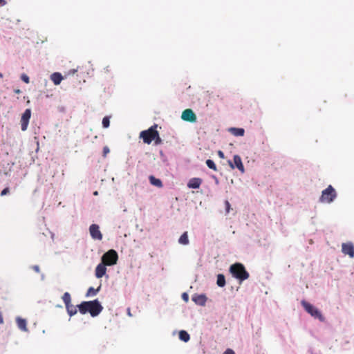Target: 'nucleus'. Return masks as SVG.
I'll return each instance as SVG.
<instances>
[{"label": "nucleus", "instance_id": "obj_25", "mask_svg": "<svg viewBox=\"0 0 354 354\" xmlns=\"http://www.w3.org/2000/svg\"><path fill=\"white\" fill-rule=\"evenodd\" d=\"M206 165L209 168L214 171L217 170V167L216 166V164L212 160L208 159L206 160Z\"/></svg>", "mask_w": 354, "mask_h": 354}, {"label": "nucleus", "instance_id": "obj_26", "mask_svg": "<svg viewBox=\"0 0 354 354\" xmlns=\"http://www.w3.org/2000/svg\"><path fill=\"white\" fill-rule=\"evenodd\" d=\"M153 140H154L155 145H156L162 143V139L160 138L158 131H156V133L155 134V138L153 139Z\"/></svg>", "mask_w": 354, "mask_h": 354}, {"label": "nucleus", "instance_id": "obj_16", "mask_svg": "<svg viewBox=\"0 0 354 354\" xmlns=\"http://www.w3.org/2000/svg\"><path fill=\"white\" fill-rule=\"evenodd\" d=\"M17 326L18 327L24 330V331H27L28 330V328H27V326H26V319H22V318H17Z\"/></svg>", "mask_w": 354, "mask_h": 354}, {"label": "nucleus", "instance_id": "obj_5", "mask_svg": "<svg viewBox=\"0 0 354 354\" xmlns=\"http://www.w3.org/2000/svg\"><path fill=\"white\" fill-rule=\"evenodd\" d=\"M336 196L337 194L335 189L332 187V185H328L326 189L322 191L319 201L321 203H330L333 201Z\"/></svg>", "mask_w": 354, "mask_h": 354}, {"label": "nucleus", "instance_id": "obj_36", "mask_svg": "<svg viewBox=\"0 0 354 354\" xmlns=\"http://www.w3.org/2000/svg\"><path fill=\"white\" fill-rule=\"evenodd\" d=\"M6 0H0V6H3L6 5Z\"/></svg>", "mask_w": 354, "mask_h": 354}, {"label": "nucleus", "instance_id": "obj_29", "mask_svg": "<svg viewBox=\"0 0 354 354\" xmlns=\"http://www.w3.org/2000/svg\"><path fill=\"white\" fill-rule=\"evenodd\" d=\"M110 152L109 148L107 146L104 147L103 148V156L106 157V155Z\"/></svg>", "mask_w": 354, "mask_h": 354}, {"label": "nucleus", "instance_id": "obj_30", "mask_svg": "<svg viewBox=\"0 0 354 354\" xmlns=\"http://www.w3.org/2000/svg\"><path fill=\"white\" fill-rule=\"evenodd\" d=\"M9 192H10V189H9V188H8V187H6L5 189H3L2 190V192H1V194H0V195H1V196H3L6 195L7 194H8Z\"/></svg>", "mask_w": 354, "mask_h": 354}, {"label": "nucleus", "instance_id": "obj_28", "mask_svg": "<svg viewBox=\"0 0 354 354\" xmlns=\"http://www.w3.org/2000/svg\"><path fill=\"white\" fill-rule=\"evenodd\" d=\"M21 79L22 80V81H24L26 84H28L30 82L29 77L26 74H22L21 76Z\"/></svg>", "mask_w": 354, "mask_h": 354}, {"label": "nucleus", "instance_id": "obj_40", "mask_svg": "<svg viewBox=\"0 0 354 354\" xmlns=\"http://www.w3.org/2000/svg\"><path fill=\"white\" fill-rule=\"evenodd\" d=\"M128 315H130V316L131 315L129 309L128 310Z\"/></svg>", "mask_w": 354, "mask_h": 354}, {"label": "nucleus", "instance_id": "obj_11", "mask_svg": "<svg viewBox=\"0 0 354 354\" xmlns=\"http://www.w3.org/2000/svg\"><path fill=\"white\" fill-rule=\"evenodd\" d=\"M342 251L345 255H348L351 258L354 257V245L352 243H342Z\"/></svg>", "mask_w": 354, "mask_h": 354}, {"label": "nucleus", "instance_id": "obj_8", "mask_svg": "<svg viewBox=\"0 0 354 354\" xmlns=\"http://www.w3.org/2000/svg\"><path fill=\"white\" fill-rule=\"evenodd\" d=\"M30 117L31 110L30 109H26L21 118V129L23 131L27 129Z\"/></svg>", "mask_w": 354, "mask_h": 354}, {"label": "nucleus", "instance_id": "obj_3", "mask_svg": "<svg viewBox=\"0 0 354 354\" xmlns=\"http://www.w3.org/2000/svg\"><path fill=\"white\" fill-rule=\"evenodd\" d=\"M301 305L305 309V310L308 313H309L312 317L318 319L320 322L325 321V318L322 315V313L314 306H313L312 304L306 301H302Z\"/></svg>", "mask_w": 354, "mask_h": 354}, {"label": "nucleus", "instance_id": "obj_21", "mask_svg": "<svg viewBox=\"0 0 354 354\" xmlns=\"http://www.w3.org/2000/svg\"><path fill=\"white\" fill-rule=\"evenodd\" d=\"M216 284L219 287H224L225 286V278L223 274H218L217 275Z\"/></svg>", "mask_w": 354, "mask_h": 354}, {"label": "nucleus", "instance_id": "obj_33", "mask_svg": "<svg viewBox=\"0 0 354 354\" xmlns=\"http://www.w3.org/2000/svg\"><path fill=\"white\" fill-rule=\"evenodd\" d=\"M223 354H235L234 351L231 348H227L226 351L223 353Z\"/></svg>", "mask_w": 354, "mask_h": 354}, {"label": "nucleus", "instance_id": "obj_22", "mask_svg": "<svg viewBox=\"0 0 354 354\" xmlns=\"http://www.w3.org/2000/svg\"><path fill=\"white\" fill-rule=\"evenodd\" d=\"M179 338L180 340L187 342L189 340L190 336L185 330H180L179 332Z\"/></svg>", "mask_w": 354, "mask_h": 354}, {"label": "nucleus", "instance_id": "obj_38", "mask_svg": "<svg viewBox=\"0 0 354 354\" xmlns=\"http://www.w3.org/2000/svg\"><path fill=\"white\" fill-rule=\"evenodd\" d=\"M77 71V69H73L68 72V74H74Z\"/></svg>", "mask_w": 354, "mask_h": 354}, {"label": "nucleus", "instance_id": "obj_37", "mask_svg": "<svg viewBox=\"0 0 354 354\" xmlns=\"http://www.w3.org/2000/svg\"><path fill=\"white\" fill-rule=\"evenodd\" d=\"M14 92H15V93H17V94H19V93H21V90H20V89H19V88L15 89V90H14Z\"/></svg>", "mask_w": 354, "mask_h": 354}, {"label": "nucleus", "instance_id": "obj_39", "mask_svg": "<svg viewBox=\"0 0 354 354\" xmlns=\"http://www.w3.org/2000/svg\"><path fill=\"white\" fill-rule=\"evenodd\" d=\"M94 195L97 196L98 194V192L97 191H95L94 193H93Z\"/></svg>", "mask_w": 354, "mask_h": 354}, {"label": "nucleus", "instance_id": "obj_10", "mask_svg": "<svg viewBox=\"0 0 354 354\" xmlns=\"http://www.w3.org/2000/svg\"><path fill=\"white\" fill-rule=\"evenodd\" d=\"M181 118L184 121H187L190 122H195L197 119L196 114L190 109H187L183 111Z\"/></svg>", "mask_w": 354, "mask_h": 354}, {"label": "nucleus", "instance_id": "obj_34", "mask_svg": "<svg viewBox=\"0 0 354 354\" xmlns=\"http://www.w3.org/2000/svg\"><path fill=\"white\" fill-rule=\"evenodd\" d=\"M32 268L33 269V270H35L36 272H39L40 271V269H39V267L38 266H33L32 267Z\"/></svg>", "mask_w": 354, "mask_h": 354}, {"label": "nucleus", "instance_id": "obj_7", "mask_svg": "<svg viewBox=\"0 0 354 354\" xmlns=\"http://www.w3.org/2000/svg\"><path fill=\"white\" fill-rule=\"evenodd\" d=\"M233 162L228 160V164L232 169L236 167L241 173L245 171L241 157L239 155H234Z\"/></svg>", "mask_w": 354, "mask_h": 354}, {"label": "nucleus", "instance_id": "obj_18", "mask_svg": "<svg viewBox=\"0 0 354 354\" xmlns=\"http://www.w3.org/2000/svg\"><path fill=\"white\" fill-rule=\"evenodd\" d=\"M178 243L181 245H188L189 243L187 232H185L179 238Z\"/></svg>", "mask_w": 354, "mask_h": 354}, {"label": "nucleus", "instance_id": "obj_6", "mask_svg": "<svg viewBox=\"0 0 354 354\" xmlns=\"http://www.w3.org/2000/svg\"><path fill=\"white\" fill-rule=\"evenodd\" d=\"M118 255L115 250H110L102 257V262L106 266H113L117 263Z\"/></svg>", "mask_w": 354, "mask_h": 354}, {"label": "nucleus", "instance_id": "obj_14", "mask_svg": "<svg viewBox=\"0 0 354 354\" xmlns=\"http://www.w3.org/2000/svg\"><path fill=\"white\" fill-rule=\"evenodd\" d=\"M192 300L198 305L205 306L207 301V297L205 295H194L192 297Z\"/></svg>", "mask_w": 354, "mask_h": 354}, {"label": "nucleus", "instance_id": "obj_9", "mask_svg": "<svg viewBox=\"0 0 354 354\" xmlns=\"http://www.w3.org/2000/svg\"><path fill=\"white\" fill-rule=\"evenodd\" d=\"M89 232L92 239L101 241L102 239V234L100 230V227L97 224H92L89 227Z\"/></svg>", "mask_w": 354, "mask_h": 354}, {"label": "nucleus", "instance_id": "obj_12", "mask_svg": "<svg viewBox=\"0 0 354 354\" xmlns=\"http://www.w3.org/2000/svg\"><path fill=\"white\" fill-rule=\"evenodd\" d=\"M106 266L102 262L97 266L95 268V277L97 278H102L106 274Z\"/></svg>", "mask_w": 354, "mask_h": 354}, {"label": "nucleus", "instance_id": "obj_13", "mask_svg": "<svg viewBox=\"0 0 354 354\" xmlns=\"http://www.w3.org/2000/svg\"><path fill=\"white\" fill-rule=\"evenodd\" d=\"M202 183V179L200 178H191L188 183L187 187L189 188L192 189H198L200 187Z\"/></svg>", "mask_w": 354, "mask_h": 354}, {"label": "nucleus", "instance_id": "obj_31", "mask_svg": "<svg viewBox=\"0 0 354 354\" xmlns=\"http://www.w3.org/2000/svg\"><path fill=\"white\" fill-rule=\"evenodd\" d=\"M225 205L226 212L229 213L230 209V204L229 201H225Z\"/></svg>", "mask_w": 354, "mask_h": 354}, {"label": "nucleus", "instance_id": "obj_32", "mask_svg": "<svg viewBox=\"0 0 354 354\" xmlns=\"http://www.w3.org/2000/svg\"><path fill=\"white\" fill-rule=\"evenodd\" d=\"M182 298H183V299L185 301H186V302H187V301H188V300H189V296H188V295H187V293H185V292L183 293V295H182Z\"/></svg>", "mask_w": 354, "mask_h": 354}, {"label": "nucleus", "instance_id": "obj_35", "mask_svg": "<svg viewBox=\"0 0 354 354\" xmlns=\"http://www.w3.org/2000/svg\"><path fill=\"white\" fill-rule=\"evenodd\" d=\"M218 156H219L220 158H224V153H223V151H218Z\"/></svg>", "mask_w": 354, "mask_h": 354}, {"label": "nucleus", "instance_id": "obj_4", "mask_svg": "<svg viewBox=\"0 0 354 354\" xmlns=\"http://www.w3.org/2000/svg\"><path fill=\"white\" fill-rule=\"evenodd\" d=\"M157 131V125L154 124L149 128L147 130H145L140 132V138L143 140L144 143L150 145L155 138V134Z\"/></svg>", "mask_w": 354, "mask_h": 354}, {"label": "nucleus", "instance_id": "obj_19", "mask_svg": "<svg viewBox=\"0 0 354 354\" xmlns=\"http://www.w3.org/2000/svg\"><path fill=\"white\" fill-rule=\"evenodd\" d=\"M149 181L150 183L154 186H156L158 187H162V181L160 179L155 178L153 176H149Z\"/></svg>", "mask_w": 354, "mask_h": 354}, {"label": "nucleus", "instance_id": "obj_23", "mask_svg": "<svg viewBox=\"0 0 354 354\" xmlns=\"http://www.w3.org/2000/svg\"><path fill=\"white\" fill-rule=\"evenodd\" d=\"M230 131L235 136H243L245 133L244 129L242 128H232Z\"/></svg>", "mask_w": 354, "mask_h": 354}, {"label": "nucleus", "instance_id": "obj_2", "mask_svg": "<svg viewBox=\"0 0 354 354\" xmlns=\"http://www.w3.org/2000/svg\"><path fill=\"white\" fill-rule=\"evenodd\" d=\"M230 272L234 277L241 281L248 279L250 276L244 266L240 263L232 264L230 268Z\"/></svg>", "mask_w": 354, "mask_h": 354}, {"label": "nucleus", "instance_id": "obj_20", "mask_svg": "<svg viewBox=\"0 0 354 354\" xmlns=\"http://www.w3.org/2000/svg\"><path fill=\"white\" fill-rule=\"evenodd\" d=\"M101 286H100L97 288H94L93 287H90L86 292V297H92L96 295L100 290Z\"/></svg>", "mask_w": 354, "mask_h": 354}, {"label": "nucleus", "instance_id": "obj_24", "mask_svg": "<svg viewBox=\"0 0 354 354\" xmlns=\"http://www.w3.org/2000/svg\"><path fill=\"white\" fill-rule=\"evenodd\" d=\"M62 300L65 304V306H68V304H71V295L66 292H65L63 296H62Z\"/></svg>", "mask_w": 354, "mask_h": 354}, {"label": "nucleus", "instance_id": "obj_41", "mask_svg": "<svg viewBox=\"0 0 354 354\" xmlns=\"http://www.w3.org/2000/svg\"><path fill=\"white\" fill-rule=\"evenodd\" d=\"M3 77V75H2V74L0 73V77Z\"/></svg>", "mask_w": 354, "mask_h": 354}, {"label": "nucleus", "instance_id": "obj_17", "mask_svg": "<svg viewBox=\"0 0 354 354\" xmlns=\"http://www.w3.org/2000/svg\"><path fill=\"white\" fill-rule=\"evenodd\" d=\"M77 308H78L77 306H75L72 305L71 304H68V306H66L67 313L71 317L77 314Z\"/></svg>", "mask_w": 354, "mask_h": 354}, {"label": "nucleus", "instance_id": "obj_27", "mask_svg": "<svg viewBox=\"0 0 354 354\" xmlns=\"http://www.w3.org/2000/svg\"><path fill=\"white\" fill-rule=\"evenodd\" d=\"M110 125V120L109 117H104L102 119V126L104 128H108Z\"/></svg>", "mask_w": 354, "mask_h": 354}, {"label": "nucleus", "instance_id": "obj_15", "mask_svg": "<svg viewBox=\"0 0 354 354\" xmlns=\"http://www.w3.org/2000/svg\"><path fill=\"white\" fill-rule=\"evenodd\" d=\"M50 80L55 85H59L63 80V77L59 73H54L51 75Z\"/></svg>", "mask_w": 354, "mask_h": 354}, {"label": "nucleus", "instance_id": "obj_1", "mask_svg": "<svg viewBox=\"0 0 354 354\" xmlns=\"http://www.w3.org/2000/svg\"><path fill=\"white\" fill-rule=\"evenodd\" d=\"M80 313L82 315L89 313L92 317L97 316L103 310L102 306L97 299L82 301L77 305Z\"/></svg>", "mask_w": 354, "mask_h": 354}]
</instances>
